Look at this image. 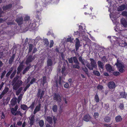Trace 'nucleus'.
<instances>
[{"mask_svg": "<svg viewBox=\"0 0 127 127\" xmlns=\"http://www.w3.org/2000/svg\"><path fill=\"white\" fill-rule=\"evenodd\" d=\"M90 60L91 61L90 64L88 63L86 65V66L90 70H93V68L97 67V65L95 60L92 58H90Z\"/></svg>", "mask_w": 127, "mask_h": 127, "instance_id": "nucleus-1", "label": "nucleus"}, {"mask_svg": "<svg viewBox=\"0 0 127 127\" xmlns=\"http://www.w3.org/2000/svg\"><path fill=\"white\" fill-rule=\"evenodd\" d=\"M62 78L61 76H59L58 78V77L55 78L54 82V87L58 88V85L61 86L62 85Z\"/></svg>", "mask_w": 127, "mask_h": 127, "instance_id": "nucleus-2", "label": "nucleus"}, {"mask_svg": "<svg viewBox=\"0 0 127 127\" xmlns=\"http://www.w3.org/2000/svg\"><path fill=\"white\" fill-rule=\"evenodd\" d=\"M47 66L45 67V70L46 72L47 69H49V71H51L52 70L51 67H49V66H51L53 65V62L52 60L51 59H48L47 61Z\"/></svg>", "mask_w": 127, "mask_h": 127, "instance_id": "nucleus-3", "label": "nucleus"}, {"mask_svg": "<svg viewBox=\"0 0 127 127\" xmlns=\"http://www.w3.org/2000/svg\"><path fill=\"white\" fill-rule=\"evenodd\" d=\"M73 62L75 64L72 65V67L75 69H79L80 68L79 65V62L77 58L75 57H73Z\"/></svg>", "mask_w": 127, "mask_h": 127, "instance_id": "nucleus-4", "label": "nucleus"}, {"mask_svg": "<svg viewBox=\"0 0 127 127\" xmlns=\"http://www.w3.org/2000/svg\"><path fill=\"white\" fill-rule=\"evenodd\" d=\"M54 99L59 104L62 101V97L59 94L55 93L54 94Z\"/></svg>", "mask_w": 127, "mask_h": 127, "instance_id": "nucleus-5", "label": "nucleus"}, {"mask_svg": "<svg viewBox=\"0 0 127 127\" xmlns=\"http://www.w3.org/2000/svg\"><path fill=\"white\" fill-rule=\"evenodd\" d=\"M35 58L34 56H33L31 55L28 56L27 57L25 64L26 65L29 64L30 63L32 62Z\"/></svg>", "mask_w": 127, "mask_h": 127, "instance_id": "nucleus-6", "label": "nucleus"}, {"mask_svg": "<svg viewBox=\"0 0 127 127\" xmlns=\"http://www.w3.org/2000/svg\"><path fill=\"white\" fill-rule=\"evenodd\" d=\"M15 83V84L13 87V89L14 90H16L22 85L23 82L21 80H18Z\"/></svg>", "mask_w": 127, "mask_h": 127, "instance_id": "nucleus-7", "label": "nucleus"}, {"mask_svg": "<svg viewBox=\"0 0 127 127\" xmlns=\"http://www.w3.org/2000/svg\"><path fill=\"white\" fill-rule=\"evenodd\" d=\"M9 90V89L7 87H5L4 89L0 95V99L2 98L4 95L8 92Z\"/></svg>", "mask_w": 127, "mask_h": 127, "instance_id": "nucleus-8", "label": "nucleus"}, {"mask_svg": "<svg viewBox=\"0 0 127 127\" xmlns=\"http://www.w3.org/2000/svg\"><path fill=\"white\" fill-rule=\"evenodd\" d=\"M15 21L19 25H21L23 23V18L22 17H17Z\"/></svg>", "mask_w": 127, "mask_h": 127, "instance_id": "nucleus-9", "label": "nucleus"}, {"mask_svg": "<svg viewBox=\"0 0 127 127\" xmlns=\"http://www.w3.org/2000/svg\"><path fill=\"white\" fill-rule=\"evenodd\" d=\"M107 86L110 89H113L115 88L116 86L115 83L113 81H110L108 84Z\"/></svg>", "mask_w": 127, "mask_h": 127, "instance_id": "nucleus-10", "label": "nucleus"}, {"mask_svg": "<svg viewBox=\"0 0 127 127\" xmlns=\"http://www.w3.org/2000/svg\"><path fill=\"white\" fill-rule=\"evenodd\" d=\"M76 41L75 42V48L76 51H77L78 50L79 48L81 46L80 44V42L78 38H77L76 39Z\"/></svg>", "mask_w": 127, "mask_h": 127, "instance_id": "nucleus-11", "label": "nucleus"}, {"mask_svg": "<svg viewBox=\"0 0 127 127\" xmlns=\"http://www.w3.org/2000/svg\"><path fill=\"white\" fill-rule=\"evenodd\" d=\"M24 66V65L22 64H20L17 68V73L18 75L21 72Z\"/></svg>", "mask_w": 127, "mask_h": 127, "instance_id": "nucleus-12", "label": "nucleus"}, {"mask_svg": "<svg viewBox=\"0 0 127 127\" xmlns=\"http://www.w3.org/2000/svg\"><path fill=\"white\" fill-rule=\"evenodd\" d=\"M41 104L40 103H38V105H37L33 112V114H35L37 112L40 111L41 108Z\"/></svg>", "mask_w": 127, "mask_h": 127, "instance_id": "nucleus-13", "label": "nucleus"}, {"mask_svg": "<svg viewBox=\"0 0 127 127\" xmlns=\"http://www.w3.org/2000/svg\"><path fill=\"white\" fill-rule=\"evenodd\" d=\"M34 118V115H33L31 116L30 118H29L30 120L29 124L31 126H32L34 124L35 120Z\"/></svg>", "mask_w": 127, "mask_h": 127, "instance_id": "nucleus-14", "label": "nucleus"}, {"mask_svg": "<svg viewBox=\"0 0 127 127\" xmlns=\"http://www.w3.org/2000/svg\"><path fill=\"white\" fill-rule=\"evenodd\" d=\"M12 7V5L11 4H9L5 6H3L2 8L3 11H5L10 9Z\"/></svg>", "mask_w": 127, "mask_h": 127, "instance_id": "nucleus-15", "label": "nucleus"}, {"mask_svg": "<svg viewBox=\"0 0 127 127\" xmlns=\"http://www.w3.org/2000/svg\"><path fill=\"white\" fill-rule=\"evenodd\" d=\"M126 8L127 9V5H126L124 4L119 6L117 8L118 11H121L125 10Z\"/></svg>", "mask_w": 127, "mask_h": 127, "instance_id": "nucleus-16", "label": "nucleus"}, {"mask_svg": "<svg viewBox=\"0 0 127 127\" xmlns=\"http://www.w3.org/2000/svg\"><path fill=\"white\" fill-rule=\"evenodd\" d=\"M121 24L124 27H127V22L125 19L122 18L121 20Z\"/></svg>", "mask_w": 127, "mask_h": 127, "instance_id": "nucleus-17", "label": "nucleus"}, {"mask_svg": "<svg viewBox=\"0 0 127 127\" xmlns=\"http://www.w3.org/2000/svg\"><path fill=\"white\" fill-rule=\"evenodd\" d=\"M105 67L107 71L109 72H111L112 71H113L112 67L110 64H106Z\"/></svg>", "mask_w": 127, "mask_h": 127, "instance_id": "nucleus-18", "label": "nucleus"}, {"mask_svg": "<svg viewBox=\"0 0 127 127\" xmlns=\"http://www.w3.org/2000/svg\"><path fill=\"white\" fill-rule=\"evenodd\" d=\"M15 54H13L12 55V56L10 58L9 61V64H12V63L13 62L14 59L15 58Z\"/></svg>", "mask_w": 127, "mask_h": 127, "instance_id": "nucleus-19", "label": "nucleus"}, {"mask_svg": "<svg viewBox=\"0 0 127 127\" xmlns=\"http://www.w3.org/2000/svg\"><path fill=\"white\" fill-rule=\"evenodd\" d=\"M78 60L84 66L85 65V60L84 59H83V57H82L81 56L79 57Z\"/></svg>", "mask_w": 127, "mask_h": 127, "instance_id": "nucleus-20", "label": "nucleus"}, {"mask_svg": "<svg viewBox=\"0 0 127 127\" xmlns=\"http://www.w3.org/2000/svg\"><path fill=\"white\" fill-rule=\"evenodd\" d=\"M126 95L125 90L122 92H120V96L121 98H126Z\"/></svg>", "mask_w": 127, "mask_h": 127, "instance_id": "nucleus-21", "label": "nucleus"}, {"mask_svg": "<svg viewBox=\"0 0 127 127\" xmlns=\"http://www.w3.org/2000/svg\"><path fill=\"white\" fill-rule=\"evenodd\" d=\"M91 119V117L89 115H86L84 116L83 120L86 122H88Z\"/></svg>", "mask_w": 127, "mask_h": 127, "instance_id": "nucleus-22", "label": "nucleus"}, {"mask_svg": "<svg viewBox=\"0 0 127 127\" xmlns=\"http://www.w3.org/2000/svg\"><path fill=\"white\" fill-rule=\"evenodd\" d=\"M21 108L24 110H27L28 109V107L25 104H21Z\"/></svg>", "mask_w": 127, "mask_h": 127, "instance_id": "nucleus-23", "label": "nucleus"}, {"mask_svg": "<svg viewBox=\"0 0 127 127\" xmlns=\"http://www.w3.org/2000/svg\"><path fill=\"white\" fill-rule=\"evenodd\" d=\"M34 47L33 45L32 44H30L29 45V49L28 53H29L32 52V50L33 49V48Z\"/></svg>", "mask_w": 127, "mask_h": 127, "instance_id": "nucleus-24", "label": "nucleus"}, {"mask_svg": "<svg viewBox=\"0 0 127 127\" xmlns=\"http://www.w3.org/2000/svg\"><path fill=\"white\" fill-rule=\"evenodd\" d=\"M115 119L117 122H121L122 121V119L121 116L118 115L116 116Z\"/></svg>", "mask_w": 127, "mask_h": 127, "instance_id": "nucleus-25", "label": "nucleus"}, {"mask_svg": "<svg viewBox=\"0 0 127 127\" xmlns=\"http://www.w3.org/2000/svg\"><path fill=\"white\" fill-rule=\"evenodd\" d=\"M62 73L63 74L65 75V72L66 71V67L65 66H64V64L62 67Z\"/></svg>", "mask_w": 127, "mask_h": 127, "instance_id": "nucleus-26", "label": "nucleus"}, {"mask_svg": "<svg viewBox=\"0 0 127 127\" xmlns=\"http://www.w3.org/2000/svg\"><path fill=\"white\" fill-rule=\"evenodd\" d=\"M16 98L11 99L10 101L11 104L12 105H15L17 103Z\"/></svg>", "mask_w": 127, "mask_h": 127, "instance_id": "nucleus-27", "label": "nucleus"}, {"mask_svg": "<svg viewBox=\"0 0 127 127\" xmlns=\"http://www.w3.org/2000/svg\"><path fill=\"white\" fill-rule=\"evenodd\" d=\"M46 120L50 124H51L53 123V119L52 118L49 116L47 117Z\"/></svg>", "mask_w": 127, "mask_h": 127, "instance_id": "nucleus-28", "label": "nucleus"}, {"mask_svg": "<svg viewBox=\"0 0 127 127\" xmlns=\"http://www.w3.org/2000/svg\"><path fill=\"white\" fill-rule=\"evenodd\" d=\"M52 109L53 112H57L58 111V106L56 104L54 105Z\"/></svg>", "mask_w": 127, "mask_h": 127, "instance_id": "nucleus-29", "label": "nucleus"}, {"mask_svg": "<svg viewBox=\"0 0 127 127\" xmlns=\"http://www.w3.org/2000/svg\"><path fill=\"white\" fill-rule=\"evenodd\" d=\"M98 67L100 68L103 69V63L100 61H99L98 62Z\"/></svg>", "mask_w": 127, "mask_h": 127, "instance_id": "nucleus-30", "label": "nucleus"}, {"mask_svg": "<svg viewBox=\"0 0 127 127\" xmlns=\"http://www.w3.org/2000/svg\"><path fill=\"white\" fill-rule=\"evenodd\" d=\"M82 70L85 72V73L88 75L89 73V71L87 68L85 66L82 67Z\"/></svg>", "mask_w": 127, "mask_h": 127, "instance_id": "nucleus-31", "label": "nucleus"}, {"mask_svg": "<svg viewBox=\"0 0 127 127\" xmlns=\"http://www.w3.org/2000/svg\"><path fill=\"white\" fill-rule=\"evenodd\" d=\"M94 100L96 103H98L99 102V99L98 95L97 94H96L95 95Z\"/></svg>", "mask_w": 127, "mask_h": 127, "instance_id": "nucleus-32", "label": "nucleus"}, {"mask_svg": "<svg viewBox=\"0 0 127 127\" xmlns=\"http://www.w3.org/2000/svg\"><path fill=\"white\" fill-rule=\"evenodd\" d=\"M104 120L105 122H108L111 120V118L110 117L106 116L104 118Z\"/></svg>", "mask_w": 127, "mask_h": 127, "instance_id": "nucleus-33", "label": "nucleus"}, {"mask_svg": "<svg viewBox=\"0 0 127 127\" xmlns=\"http://www.w3.org/2000/svg\"><path fill=\"white\" fill-rule=\"evenodd\" d=\"M93 74L95 75L99 76L100 75V74L99 72L97 70H94L93 72Z\"/></svg>", "mask_w": 127, "mask_h": 127, "instance_id": "nucleus-34", "label": "nucleus"}, {"mask_svg": "<svg viewBox=\"0 0 127 127\" xmlns=\"http://www.w3.org/2000/svg\"><path fill=\"white\" fill-rule=\"evenodd\" d=\"M16 70L15 69L14 70L13 72L11 74L10 76V79H12L14 77L16 73Z\"/></svg>", "mask_w": 127, "mask_h": 127, "instance_id": "nucleus-35", "label": "nucleus"}, {"mask_svg": "<svg viewBox=\"0 0 127 127\" xmlns=\"http://www.w3.org/2000/svg\"><path fill=\"white\" fill-rule=\"evenodd\" d=\"M43 42L45 45H46L47 47L49 45V42L48 39L47 38L44 39L43 40Z\"/></svg>", "mask_w": 127, "mask_h": 127, "instance_id": "nucleus-36", "label": "nucleus"}, {"mask_svg": "<svg viewBox=\"0 0 127 127\" xmlns=\"http://www.w3.org/2000/svg\"><path fill=\"white\" fill-rule=\"evenodd\" d=\"M23 94H21L18 97L17 99V102L18 103H19L20 101L21 100L23 97Z\"/></svg>", "mask_w": 127, "mask_h": 127, "instance_id": "nucleus-37", "label": "nucleus"}, {"mask_svg": "<svg viewBox=\"0 0 127 127\" xmlns=\"http://www.w3.org/2000/svg\"><path fill=\"white\" fill-rule=\"evenodd\" d=\"M19 76L17 75L15 77L13 80L12 83L13 84L18 80V79L19 78Z\"/></svg>", "mask_w": 127, "mask_h": 127, "instance_id": "nucleus-38", "label": "nucleus"}, {"mask_svg": "<svg viewBox=\"0 0 127 127\" xmlns=\"http://www.w3.org/2000/svg\"><path fill=\"white\" fill-rule=\"evenodd\" d=\"M39 126L40 127H42L44 125V123L43 120H40L39 122Z\"/></svg>", "mask_w": 127, "mask_h": 127, "instance_id": "nucleus-39", "label": "nucleus"}, {"mask_svg": "<svg viewBox=\"0 0 127 127\" xmlns=\"http://www.w3.org/2000/svg\"><path fill=\"white\" fill-rule=\"evenodd\" d=\"M22 90V87H20L18 90L16 92V94L17 95H18L21 92Z\"/></svg>", "mask_w": 127, "mask_h": 127, "instance_id": "nucleus-40", "label": "nucleus"}, {"mask_svg": "<svg viewBox=\"0 0 127 127\" xmlns=\"http://www.w3.org/2000/svg\"><path fill=\"white\" fill-rule=\"evenodd\" d=\"M68 60L69 63L72 64L73 63V57L68 58Z\"/></svg>", "mask_w": 127, "mask_h": 127, "instance_id": "nucleus-41", "label": "nucleus"}, {"mask_svg": "<svg viewBox=\"0 0 127 127\" xmlns=\"http://www.w3.org/2000/svg\"><path fill=\"white\" fill-rule=\"evenodd\" d=\"M35 105V102L33 101L32 102V104L31 105L28 107L29 109V108H30L31 109H32L34 108V106Z\"/></svg>", "mask_w": 127, "mask_h": 127, "instance_id": "nucleus-42", "label": "nucleus"}, {"mask_svg": "<svg viewBox=\"0 0 127 127\" xmlns=\"http://www.w3.org/2000/svg\"><path fill=\"white\" fill-rule=\"evenodd\" d=\"M15 113V114L14 116L19 115L20 116H22V114L21 113V112L20 111H17Z\"/></svg>", "mask_w": 127, "mask_h": 127, "instance_id": "nucleus-43", "label": "nucleus"}, {"mask_svg": "<svg viewBox=\"0 0 127 127\" xmlns=\"http://www.w3.org/2000/svg\"><path fill=\"white\" fill-rule=\"evenodd\" d=\"M6 73V71L5 70H4L3 71V72L1 73V78L2 79L3 78L5 74Z\"/></svg>", "mask_w": 127, "mask_h": 127, "instance_id": "nucleus-44", "label": "nucleus"}, {"mask_svg": "<svg viewBox=\"0 0 127 127\" xmlns=\"http://www.w3.org/2000/svg\"><path fill=\"white\" fill-rule=\"evenodd\" d=\"M30 85H31L29 83L28 84L26 85V86L25 87V88L24 90V92H25L26 91L27 89H28L29 88V87H30Z\"/></svg>", "mask_w": 127, "mask_h": 127, "instance_id": "nucleus-45", "label": "nucleus"}, {"mask_svg": "<svg viewBox=\"0 0 127 127\" xmlns=\"http://www.w3.org/2000/svg\"><path fill=\"white\" fill-rule=\"evenodd\" d=\"M4 14V12L2 11L1 8L0 7V17H2Z\"/></svg>", "mask_w": 127, "mask_h": 127, "instance_id": "nucleus-46", "label": "nucleus"}, {"mask_svg": "<svg viewBox=\"0 0 127 127\" xmlns=\"http://www.w3.org/2000/svg\"><path fill=\"white\" fill-rule=\"evenodd\" d=\"M36 78H33L32 79L30 82V85H32L33 84L34 82H35V81H36Z\"/></svg>", "mask_w": 127, "mask_h": 127, "instance_id": "nucleus-47", "label": "nucleus"}, {"mask_svg": "<svg viewBox=\"0 0 127 127\" xmlns=\"http://www.w3.org/2000/svg\"><path fill=\"white\" fill-rule=\"evenodd\" d=\"M120 72L118 71H115L113 73V75L115 76H117L120 75Z\"/></svg>", "mask_w": 127, "mask_h": 127, "instance_id": "nucleus-48", "label": "nucleus"}, {"mask_svg": "<svg viewBox=\"0 0 127 127\" xmlns=\"http://www.w3.org/2000/svg\"><path fill=\"white\" fill-rule=\"evenodd\" d=\"M44 90L42 91L41 92V94H40V95L39 96L40 99H41L42 98L43 96L44 95Z\"/></svg>", "mask_w": 127, "mask_h": 127, "instance_id": "nucleus-49", "label": "nucleus"}, {"mask_svg": "<svg viewBox=\"0 0 127 127\" xmlns=\"http://www.w3.org/2000/svg\"><path fill=\"white\" fill-rule=\"evenodd\" d=\"M31 67V64H29L28 66H27L24 69H25L27 71L29 70V69Z\"/></svg>", "mask_w": 127, "mask_h": 127, "instance_id": "nucleus-50", "label": "nucleus"}, {"mask_svg": "<svg viewBox=\"0 0 127 127\" xmlns=\"http://www.w3.org/2000/svg\"><path fill=\"white\" fill-rule=\"evenodd\" d=\"M11 111L12 115H15V112H16L14 109L13 108H11Z\"/></svg>", "mask_w": 127, "mask_h": 127, "instance_id": "nucleus-51", "label": "nucleus"}, {"mask_svg": "<svg viewBox=\"0 0 127 127\" xmlns=\"http://www.w3.org/2000/svg\"><path fill=\"white\" fill-rule=\"evenodd\" d=\"M122 15L124 16L127 17V12L126 11H123L122 12Z\"/></svg>", "mask_w": 127, "mask_h": 127, "instance_id": "nucleus-52", "label": "nucleus"}, {"mask_svg": "<svg viewBox=\"0 0 127 127\" xmlns=\"http://www.w3.org/2000/svg\"><path fill=\"white\" fill-rule=\"evenodd\" d=\"M98 89L99 90H101L103 89V87L102 86L100 85H98L97 87Z\"/></svg>", "mask_w": 127, "mask_h": 127, "instance_id": "nucleus-53", "label": "nucleus"}, {"mask_svg": "<svg viewBox=\"0 0 127 127\" xmlns=\"http://www.w3.org/2000/svg\"><path fill=\"white\" fill-rule=\"evenodd\" d=\"M119 108L121 110H123L124 109V105L123 103H120L119 105Z\"/></svg>", "mask_w": 127, "mask_h": 127, "instance_id": "nucleus-54", "label": "nucleus"}, {"mask_svg": "<svg viewBox=\"0 0 127 127\" xmlns=\"http://www.w3.org/2000/svg\"><path fill=\"white\" fill-rule=\"evenodd\" d=\"M54 44V42L53 40H51L50 42L49 47L51 48L53 46Z\"/></svg>", "mask_w": 127, "mask_h": 127, "instance_id": "nucleus-55", "label": "nucleus"}, {"mask_svg": "<svg viewBox=\"0 0 127 127\" xmlns=\"http://www.w3.org/2000/svg\"><path fill=\"white\" fill-rule=\"evenodd\" d=\"M41 90L39 89L38 90V92L37 93V96L38 97H39L40 95V94L41 93Z\"/></svg>", "mask_w": 127, "mask_h": 127, "instance_id": "nucleus-56", "label": "nucleus"}, {"mask_svg": "<svg viewBox=\"0 0 127 127\" xmlns=\"http://www.w3.org/2000/svg\"><path fill=\"white\" fill-rule=\"evenodd\" d=\"M99 116V114L97 112H95L94 113V116L95 118L96 119V118L98 117Z\"/></svg>", "mask_w": 127, "mask_h": 127, "instance_id": "nucleus-57", "label": "nucleus"}, {"mask_svg": "<svg viewBox=\"0 0 127 127\" xmlns=\"http://www.w3.org/2000/svg\"><path fill=\"white\" fill-rule=\"evenodd\" d=\"M109 108V105L108 103H107L104 104V108L106 110L107 109Z\"/></svg>", "mask_w": 127, "mask_h": 127, "instance_id": "nucleus-58", "label": "nucleus"}, {"mask_svg": "<svg viewBox=\"0 0 127 127\" xmlns=\"http://www.w3.org/2000/svg\"><path fill=\"white\" fill-rule=\"evenodd\" d=\"M46 77L45 76H44L43 77V84H44L46 82Z\"/></svg>", "mask_w": 127, "mask_h": 127, "instance_id": "nucleus-59", "label": "nucleus"}, {"mask_svg": "<svg viewBox=\"0 0 127 127\" xmlns=\"http://www.w3.org/2000/svg\"><path fill=\"white\" fill-rule=\"evenodd\" d=\"M64 87L66 88H68L69 87V84L68 83H66L64 85Z\"/></svg>", "mask_w": 127, "mask_h": 127, "instance_id": "nucleus-60", "label": "nucleus"}, {"mask_svg": "<svg viewBox=\"0 0 127 127\" xmlns=\"http://www.w3.org/2000/svg\"><path fill=\"white\" fill-rule=\"evenodd\" d=\"M30 19V17L29 16H26L24 18V19L25 21H28Z\"/></svg>", "mask_w": 127, "mask_h": 127, "instance_id": "nucleus-61", "label": "nucleus"}, {"mask_svg": "<svg viewBox=\"0 0 127 127\" xmlns=\"http://www.w3.org/2000/svg\"><path fill=\"white\" fill-rule=\"evenodd\" d=\"M119 72L121 73H123L125 71V70L122 68H119Z\"/></svg>", "mask_w": 127, "mask_h": 127, "instance_id": "nucleus-62", "label": "nucleus"}, {"mask_svg": "<svg viewBox=\"0 0 127 127\" xmlns=\"http://www.w3.org/2000/svg\"><path fill=\"white\" fill-rule=\"evenodd\" d=\"M11 73L10 71H8L6 75V77L7 78H8L10 75Z\"/></svg>", "mask_w": 127, "mask_h": 127, "instance_id": "nucleus-63", "label": "nucleus"}, {"mask_svg": "<svg viewBox=\"0 0 127 127\" xmlns=\"http://www.w3.org/2000/svg\"><path fill=\"white\" fill-rule=\"evenodd\" d=\"M102 59L103 61L104 62H107V59L106 58V57L105 56H103L102 57Z\"/></svg>", "mask_w": 127, "mask_h": 127, "instance_id": "nucleus-64", "label": "nucleus"}]
</instances>
